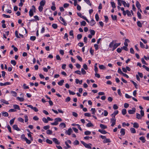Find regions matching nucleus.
<instances>
[{
    "mask_svg": "<svg viewBox=\"0 0 149 149\" xmlns=\"http://www.w3.org/2000/svg\"><path fill=\"white\" fill-rule=\"evenodd\" d=\"M141 115L138 113H136V118L138 119H141L144 115V112L143 110L140 111Z\"/></svg>",
    "mask_w": 149,
    "mask_h": 149,
    "instance_id": "obj_1",
    "label": "nucleus"
},
{
    "mask_svg": "<svg viewBox=\"0 0 149 149\" xmlns=\"http://www.w3.org/2000/svg\"><path fill=\"white\" fill-rule=\"evenodd\" d=\"M36 8L34 6H32V9L29 11V15L30 17H32L33 15V12H36Z\"/></svg>",
    "mask_w": 149,
    "mask_h": 149,
    "instance_id": "obj_2",
    "label": "nucleus"
},
{
    "mask_svg": "<svg viewBox=\"0 0 149 149\" xmlns=\"http://www.w3.org/2000/svg\"><path fill=\"white\" fill-rule=\"evenodd\" d=\"M116 118H111L110 119V123H111V126L113 127L116 124Z\"/></svg>",
    "mask_w": 149,
    "mask_h": 149,
    "instance_id": "obj_3",
    "label": "nucleus"
},
{
    "mask_svg": "<svg viewBox=\"0 0 149 149\" xmlns=\"http://www.w3.org/2000/svg\"><path fill=\"white\" fill-rule=\"evenodd\" d=\"M136 108L134 107L133 108L132 110H129L128 111V113L130 114H134L136 112Z\"/></svg>",
    "mask_w": 149,
    "mask_h": 149,
    "instance_id": "obj_4",
    "label": "nucleus"
},
{
    "mask_svg": "<svg viewBox=\"0 0 149 149\" xmlns=\"http://www.w3.org/2000/svg\"><path fill=\"white\" fill-rule=\"evenodd\" d=\"M81 142L86 148L90 149L91 148V147L89 145L83 141H81Z\"/></svg>",
    "mask_w": 149,
    "mask_h": 149,
    "instance_id": "obj_5",
    "label": "nucleus"
},
{
    "mask_svg": "<svg viewBox=\"0 0 149 149\" xmlns=\"http://www.w3.org/2000/svg\"><path fill=\"white\" fill-rule=\"evenodd\" d=\"M54 121L56 123H57V125H58V122H61L62 121V119L61 118H55L54 119Z\"/></svg>",
    "mask_w": 149,
    "mask_h": 149,
    "instance_id": "obj_6",
    "label": "nucleus"
},
{
    "mask_svg": "<svg viewBox=\"0 0 149 149\" xmlns=\"http://www.w3.org/2000/svg\"><path fill=\"white\" fill-rule=\"evenodd\" d=\"M122 3L123 5L125 7H129L130 6V4L129 3H127L125 1H122Z\"/></svg>",
    "mask_w": 149,
    "mask_h": 149,
    "instance_id": "obj_7",
    "label": "nucleus"
},
{
    "mask_svg": "<svg viewBox=\"0 0 149 149\" xmlns=\"http://www.w3.org/2000/svg\"><path fill=\"white\" fill-rule=\"evenodd\" d=\"M89 23L90 25L93 26L95 24L96 22L93 19H92L90 22H89Z\"/></svg>",
    "mask_w": 149,
    "mask_h": 149,
    "instance_id": "obj_8",
    "label": "nucleus"
},
{
    "mask_svg": "<svg viewBox=\"0 0 149 149\" xmlns=\"http://www.w3.org/2000/svg\"><path fill=\"white\" fill-rule=\"evenodd\" d=\"M13 127L14 130L17 131H20V130L18 127L17 125H14Z\"/></svg>",
    "mask_w": 149,
    "mask_h": 149,
    "instance_id": "obj_9",
    "label": "nucleus"
},
{
    "mask_svg": "<svg viewBox=\"0 0 149 149\" xmlns=\"http://www.w3.org/2000/svg\"><path fill=\"white\" fill-rule=\"evenodd\" d=\"M53 141L55 143V144L58 145L60 144V142L58 141L57 139L56 138H53L52 139Z\"/></svg>",
    "mask_w": 149,
    "mask_h": 149,
    "instance_id": "obj_10",
    "label": "nucleus"
},
{
    "mask_svg": "<svg viewBox=\"0 0 149 149\" xmlns=\"http://www.w3.org/2000/svg\"><path fill=\"white\" fill-rule=\"evenodd\" d=\"M10 84L11 83L10 82H6L4 83L1 82L0 83V86H6V85H10Z\"/></svg>",
    "mask_w": 149,
    "mask_h": 149,
    "instance_id": "obj_11",
    "label": "nucleus"
},
{
    "mask_svg": "<svg viewBox=\"0 0 149 149\" xmlns=\"http://www.w3.org/2000/svg\"><path fill=\"white\" fill-rule=\"evenodd\" d=\"M125 130L123 128H122L120 129V132L122 135L123 136L125 135Z\"/></svg>",
    "mask_w": 149,
    "mask_h": 149,
    "instance_id": "obj_12",
    "label": "nucleus"
},
{
    "mask_svg": "<svg viewBox=\"0 0 149 149\" xmlns=\"http://www.w3.org/2000/svg\"><path fill=\"white\" fill-rule=\"evenodd\" d=\"M60 19L61 21L63 22V24L64 25L66 26L67 25V23L66 22L64 19L61 16L60 17Z\"/></svg>",
    "mask_w": 149,
    "mask_h": 149,
    "instance_id": "obj_13",
    "label": "nucleus"
},
{
    "mask_svg": "<svg viewBox=\"0 0 149 149\" xmlns=\"http://www.w3.org/2000/svg\"><path fill=\"white\" fill-rule=\"evenodd\" d=\"M103 142L104 143H110L111 141L110 139L106 138Z\"/></svg>",
    "mask_w": 149,
    "mask_h": 149,
    "instance_id": "obj_14",
    "label": "nucleus"
},
{
    "mask_svg": "<svg viewBox=\"0 0 149 149\" xmlns=\"http://www.w3.org/2000/svg\"><path fill=\"white\" fill-rule=\"evenodd\" d=\"M59 127L62 129H63L66 127V125L63 123H61L59 125Z\"/></svg>",
    "mask_w": 149,
    "mask_h": 149,
    "instance_id": "obj_15",
    "label": "nucleus"
},
{
    "mask_svg": "<svg viewBox=\"0 0 149 149\" xmlns=\"http://www.w3.org/2000/svg\"><path fill=\"white\" fill-rule=\"evenodd\" d=\"M13 107L15 109H18V110H20V108L19 105L17 104H14L13 105Z\"/></svg>",
    "mask_w": 149,
    "mask_h": 149,
    "instance_id": "obj_16",
    "label": "nucleus"
},
{
    "mask_svg": "<svg viewBox=\"0 0 149 149\" xmlns=\"http://www.w3.org/2000/svg\"><path fill=\"white\" fill-rule=\"evenodd\" d=\"M72 132V130L71 128L69 129L67 131H66L67 134L68 135H70Z\"/></svg>",
    "mask_w": 149,
    "mask_h": 149,
    "instance_id": "obj_17",
    "label": "nucleus"
},
{
    "mask_svg": "<svg viewBox=\"0 0 149 149\" xmlns=\"http://www.w3.org/2000/svg\"><path fill=\"white\" fill-rule=\"evenodd\" d=\"M45 3V0L41 1L40 3V6H44Z\"/></svg>",
    "mask_w": 149,
    "mask_h": 149,
    "instance_id": "obj_18",
    "label": "nucleus"
},
{
    "mask_svg": "<svg viewBox=\"0 0 149 149\" xmlns=\"http://www.w3.org/2000/svg\"><path fill=\"white\" fill-rule=\"evenodd\" d=\"M100 127L102 130L106 129L107 128V126L102 124H100Z\"/></svg>",
    "mask_w": 149,
    "mask_h": 149,
    "instance_id": "obj_19",
    "label": "nucleus"
},
{
    "mask_svg": "<svg viewBox=\"0 0 149 149\" xmlns=\"http://www.w3.org/2000/svg\"><path fill=\"white\" fill-rule=\"evenodd\" d=\"M136 7L138 8V9H140L141 6L139 3V2L138 1H136Z\"/></svg>",
    "mask_w": 149,
    "mask_h": 149,
    "instance_id": "obj_20",
    "label": "nucleus"
},
{
    "mask_svg": "<svg viewBox=\"0 0 149 149\" xmlns=\"http://www.w3.org/2000/svg\"><path fill=\"white\" fill-rule=\"evenodd\" d=\"M98 131L103 134H106L107 132L104 130H102L100 129L98 130Z\"/></svg>",
    "mask_w": 149,
    "mask_h": 149,
    "instance_id": "obj_21",
    "label": "nucleus"
},
{
    "mask_svg": "<svg viewBox=\"0 0 149 149\" xmlns=\"http://www.w3.org/2000/svg\"><path fill=\"white\" fill-rule=\"evenodd\" d=\"M64 83V80L63 79H62L60 80L59 82H58V85L60 86H61L63 85Z\"/></svg>",
    "mask_w": 149,
    "mask_h": 149,
    "instance_id": "obj_22",
    "label": "nucleus"
},
{
    "mask_svg": "<svg viewBox=\"0 0 149 149\" xmlns=\"http://www.w3.org/2000/svg\"><path fill=\"white\" fill-rule=\"evenodd\" d=\"M139 139L143 143H145L146 140H145V138L143 136H141L139 138Z\"/></svg>",
    "mask_w": 149,
    "mask_h": 149,
    "instance_id": "obj_23",
    "label": "nucleus"
},
{
    "mask_svg": "<svg viewBox=\"0 0 149 149\" xmlns=\"http://www.w3.org/2000/svg\"><path fill=\"white\" fill-rule=\"evenodd\" d=\"M114 42V40H113L109 44V47L110 48H113Z\"/></svg>",
    "mask_w": 149,
    "mask_h": 149,
    "instance_id": "obj_24",
    "label": "nucleus"
},
{
    "mask_svg": "<svg viewBox=\"0 0 149 149\" xmlns=\"http://www.w3.org/2000/svg\"><path fill=\"white\" fill-rule=\"evenodd\" d=\"M1 102H2L3 103L5 104H9L8 101H6V100L3 99H1Z\"/></svg>",
    "mask_w": 149,
    "mask_h": 149,
    "instance_id": "obj_25",
    "label": "nucleus"
},
{
    "mask_svg": "<svg viewBox=\"0 0 149 149\" xmlns=\"http://www.w3.org/2000/svg\"><path fill=\"white\" fill-rule=\"evenodd\" d=\"M10 93L12 94V95L14 97H16L17 96V93L16 92L13 91H11Z\"/></svg>",
    "mask_w": 149,
    "mask_h": 149,
    "instance_id": "obj_26",
    "label": "nucleus"
},
{
    "mask_svg": "<svg viewBox=\"0 0 149 149\" xmlns=\"http://www.w3.org/2000/svg\"><path fill=\"white\" fill-rule=\"evenodd\" d=\"M133 127L135 128H138L139 127V125L137 123H134L133 124Z\"/></svg>",
    "mask_w": 149,
    "mask_h": 149,
    "instance_id": "obj_27",
    "label": "nucleus"
},
{
    "mask_svg": "<svg viewBox=\"0 0 149 149\" xmlns=\"http://www.w3.org/2000/svg\"><path fill=\"white\" fill-rule=\"evenodd\" d=\"M2 115L5 117H7L8 116V113L6 112H2Z\"/></svg>",
    "mask_w": 149,
    "mask_h": 149,
    "instance_id": "obj_28",
    "label": "nucleus"
},
{
    "mask_svg": "<svg viewBox=\"0 0 149 149\" xmlns=\"http://www.w3.org/2000/svg\"><path fill=\"white\" fill-rule=\"evenodd\" d=\"M131 132L132 133H135L136 132V130L134 128L132 127L130 129Z\"/></svg>",
    "mask_w": 149,
    "mask_h": 149,
    "instance_id": "obj_29",
    "label": "nucleus"
},
{
    "mask_svg": "<svg viewBox=\"0 0 149 149\" xmlns=\"http://www.w3.org/2000/svg\"><path fill=\"white\" fill-rule=\"evenodd\" d=\"M131 81L132 82V83L134 84L135 87V88L136 89H137L138 88V86L136 83L132 80H131Z\"/></svg>",
    "mask_w": 149,
    "mask_h": 149,
    "instance_id": "obj_30",
    "label": "nucleus"
},
{
    "mask_svg": "<svg viewBox=\"0 0 149 149\" xmlns=\"http://www.w3.org/2000/svg\"><path fill=\"white\" fill-rule=\"evenodd\" d=\"M111 3L113 8L114 9L116 8L115 3L114 2H111Z\"/></svg>",
    "mask_w": 149,
    "mask_h": 149,
    "instance_id": "obj_31",
    "label": "nucleus"
},
{
    "mask_svg": "<svg viewBox=\"0 0 149 149\" xmlns=\"http://www.w3.org/2000/svg\"><path fill=\"white\" fill-rule=\"evenodd\" d=\"M93 125L91 122L89 123L86 125V126L88 127H93Z\"/></svg>",
    "mask_w": 149,
    "mask_h": 149,
    "instance_id": "obj_32",
    "label": "nucleus"
},
{
    "mask_svg": "<svg viewBox=\"0 0 149 149\" xmlns=\"http://www.w3.org/2000/svg\"><path fill=\"white\" fill-rule=\"evenodd\" d=\"M17 98L18 100L20 102H23L24 101V99L23 97H17Z\"/></svg>",
    "mask_w": 149,
    "mask_h": 149,
    "instance_id": "obj_33",
    "label": "nucleus"
},
{
    "mask_svg": "<svg viewBox=\"0 0 149 149\" xmlns=\"http://www.w3.org/2000/svg\"><path fill=\"white\" fill-rule=\"evenodd\" d=\"M99 68L101 69L104 70L106 68L103 65H100L99 66Z\"/></svg>",
    "mask_w": 149,
    "mask_h": 149,
    "instance_id": "obj_34",
    "label": "nucleus"
},
{
    "mask_svg": "<svg viewBox=\"0 0 149 149\" xmlns=\"http://www.w3.org/2000/svg\"><path fill=\"white\" fill-rule=\"evenodd\" d=\"M91 133V132L89 131H86L84 132V134L86 135H89Z\"/></svg>",
    "mask_w": 149,
    "mask_h": 149,
    "instance_id": "obj_35",
    "label": "nucleus"
},
{
    "mask_svg": "<svg viewBox=\"0 0 149 149\" xmlns=\"http://www.w3.org/2000/svg\"><path fill=\"white\" fill-rule=\"evenodd\" d=\"M84 1L88 5H89L91 6V3L89 0H84Z\"/></svg>",
    "mask_w": 149,
    "mask_h": 149,
    "instance_id": "obj_36",
    "label": "nucleus"
},
{
    "mask_svg": "<svg viewBox=\"0 0 149 149\" xmlns=\"http://www.w3.org/2000/svg\"><path fill=\"white\" fill-rule=\"evenodd\" d=\"M127 113L126 110L125 109H122V113L123 115H125Z\"/></svg>",
    "mask_w": 149,
    "mask_h": 149,
    "instance_id": "obj_37",
    "label": "nucleus"
},
{
    "mask_svg": "<svg viewBox=\"0 0 149 149\" xmlns=\"http://www.w3.org/2000/svg\"><path fill=\"white\" fill-rule=\"evenodd\" d=\"M137 24L138 26L140 27H142V24L140 21H138L137 22Z\"/></svg>",
    "mask_w": 149,
    "mask_h": 149,
    "instance_id": "obj_38",
    "label": "nucleus"
},
{
    "mask_svg": "<svg viewBox=\"0 0 149 149\" xmlns=\"http://www.w3.org/2000/svg\"><path fill=\"white\" fill-rule=\"evenodd\" d=\"M137 15L139 19H141V14L139 11L137 12Z\"/></svg>",
    "mask_w": 149,
    "mask_h": 149,
    "instance_id": "obj_39",
    "label": "nucleus"
},
{
    "mask_svg": "<svg viewBox=\"0 0 149 149\" xmlns=\"http://www.w3.org/2000/svg\"><path fill=\"white\" fill-rule=\"evenodd\" d=\"M42 121L45 123H47L48 122V121L47 119H46L45 118H43L42 119Z\"/></svg>",
    "mask_w": 149,
    "mask_h": 149,
    "instance_id": "obj_40",
    "label": "nucleus"
},
{
    "mask_svg": "<svg viewBox=\"0 0 149 149\" xmlns=\"http://www.w3.org/2000/svg\"><path fill=\"white\" fill-rule=\"evenodd\" d=\"M126 14L129 17L131 16V14L129 10H127L126 11Z\"/></svg>",
    "mask_w": 149,
    "mask_h": 149,
    "instance_id": "obj_41",
    "label": "nucleus"
},
{
    "mask_svg": "<svg viewBox=\"0 0 149 149\" xmlns=\"http://www.w3.org/2000/svg\"><path fill=\"white\" fill-rule=\"evenodd\" d=\"M15 119V118H14L10 120V125H12L14 123Z\"/></svg>",
    "mask_w": 149,
    "mask_h": 149,
    "instance_id": "obj_42",
    "label": "nucleus"
},
{
    "mask_svg": "<svg viewBox=\"0 0 149 149\" xmlns=\"http://www.w3.org/2000/svg\"><path fill=\"white\" fill-rule=\"evenodd\" d=\"M82 37V35L81 34H79L77 36V38L78 40L80 39Z\"/></svg>",
    "mask_w": 149,
    "mask_h": 149,
    "instance_id": "obj_43",
    "label": "nucleus"
},
{
    "mask_svg": "<svg viewBox=\"0 0 149 149\" xmlns=\"http://www.w3.org/2000/svg\"><path fill=\"white\" fill-rule=\"evenodd\" d=\"M86 71L84 70V69L83 68L81 69V73L83 74H86Z\"/></svg>",
    "mask_w": 149,
    "mask_h": 149,
    "instance_id": "obj_44",
    "label": "nucleus"
},
{
    "mask_svg": "<svg viewBox=\"0 0 149 149\" xmlns=\"http://www.w3.org/2000/svg\"><path fill=\"white\" fill-rule=\"evenodd\" d=\"M46 142L47 143L49 144H52V141L48 139H46Z\"/></svg>",
    "mask_w": 149,
    "mask_h": 149,
    "instance_id": "obj_45",
    "label": "nucleus"
},
{
    "mask_svg": "<svg viewBox=\"0 0 149 149\" xmlns=\"http://www.w3.org/2000/svg\"><path fill=\"white\" fill-rule=\"evenodd\" d=\"M53 28L54 29H56L58 27L57 25L56 24H53L52 25Z\"/></svg>",
    "mask_w": 149,
    "mask_h": 149,
    "instance_id": "obj_46",
    "label": "nucleus"
},
{
    "mask_svg": "<svg viewBox=\"0 0 149 149\" xmlns=\"http://www.w3.org/2000/svg\"><path fill=\"white\" fill-rule=\"evenodd\" d=\"M76 57L79 61L81 62L82 61V58L79 56L77 55L76 56Z\"/></svg>",
    "mask_w": 149,
    "mask_h": 149,
    "instance_id": "obj_47",
    "label": "nucleus"
},
{
    "mask_svg": "<svg viewBox=\"0 0 149 149\" xmlns=\"http://www.w3.org/2000/svg\"><path fill=\"white\" fill-rule=\"evenodd\" d=\"M18 120L20 122H22L23 123L24 122V120L23 119L21 118H19L18 119Z\"/></svg>",
    "mask_w": 149,
    "mask_h": 149,
    "instance_id": "obj_48",
    "label": "nucleus"
},
{
    "mask_svg": "<svg viewBox=\"0 0 149 149\" xmlns=\"http://www.w3.org/2000/svg\"><path fill=\"white\" fill-rule=\"evenodd\" d=\"M95 18L96 21H98L99 19V17L97 13H96L95 15Z\"/></svg>",
    "mask_w": 149,
    "mask_h": 149,
    "instance_id": "obj_49",
    "label": "nucleus"
},
{
    "mask_svg": "<svg viewBox=\"0 0 149 149\" xmlns=\"http://www.w3.org/2000/svg\"><path fill=\"white\" fill-rule=\"evenodd\" d=\"M43 9V6H40L38 7V10L40 12L42 11Z\"/></svg>",
    "mask_w": 149,
    "mask_h": 149,
    "instance_id": "obj_50",
    "label": "nucleus"
},
{
    "mask_svg": "<svg viewBox=\"0 0 149 149\" xmlns=\"http://www.w3.org/2000/svg\"><path fill=\"white\" fill-rule=\"evenodd\" d=\"M118 47L117 45H116V43L114 44L113 46V47L112 49V51H114L116 48Z\"/></svg>",
    "mask_w": 149,
    "mask_h": 149,
    "instance_id": "obj_51",
    "label": "nucleus"
},
{
    "mask_svg": "<svg viewBox=\"0 0 149 149\" xmlns=\"http://www.w3.org/2000/svg\"><path fill=\"white\" fill-rule=\"evenodd\" d=\"M36 39V37L35 36H31L30 38V40L32 41H34Z\"/></svg>",
    "mask_w": 149,
    "mask_h": 149,
    "instance_id": "obj_52",
    "label": "nucleus"
},
{
    "mask_svg": "<svg viewBox=\"0 0 149 149\" xmlns=\"http://www.w3.org/2000/svg\"><path fill=\"white\" fill-rule=\"evenodd\" d=\"M11 64H13V65L15 66L16 64V62L14 60H12L11 61Z\"/></svg>",
    "mask_w": 149,
    "mask_h": 149,
    "instance_id": "obj_53",
    "label": "nucleus"
},
{
    "mask_svg": "<svg viewBox=\"0 0 149 149\" xmlns=\"http://www.w3.org/2000/svg\"><path fill=\"white\" fill-rule=\"evenodd\" d=\"M46 133L48 134H52V130H47Z\"/></svg>",
    "mask_w": 149,
    "mask_h": 149,
    "instance_id": "obj_54",
    "label": "nucleus"
},
{
    "mask_svg": "<svg viewBox=\"0 0 149 149\" xmlns=\"http://www.w3.org/2000/svg\"><path fill=\"white\" fill-rule=\"evenodd\" d=\"M25 118V122H27L28 121V117L27 115H25L24 116Z\"/></svg>",
    "mask_w": 149,
    "mask_h": 149,
    "instance_id": "obj_55",
    "label": "nucleus"
},
{
    "mask_svg": "<svg viewBox=\"0 0 149 149\" xmlns=\"http://www.w3.org/2000/svg\"><path fill=\"white\" fill-rule=\"evenodd\" d=\"M142 98L144 100L149 101V96H147V97L143 96L142 97Z\"/></svg>",
    "mask_w": 149,
    "mask_h": 149,
    "instance_id": "obj_56",
    "label": "nucleus"
},
{
    "mask_svg": "<svg viewBox=\"0 0 149 149\" xmlns=\"http://www.w3.org/2000/svg\"><path fill=\"white\" fill-rule=\"evenodd\" d=\"M25 140L28 144H29L31 143V141L30 140H28L27 138H25Z\"/></svg>",
    "mask_w": 149,
    "mask_h": 149,
    "instance_id": "obj_57",
    "label": "nucleus"
},
{
    "mask_svg": "<svg viewBox=\"0 0 149 149\" xmlns=\"http://www.w3.org/2000/svg\"><path fill=\"white\" fill-rule=\"evenodd\" d=\"M81 26H84L86 25V23L85 21H83L82 22H81Z\"/></svg>",
    "mask_w": 149,
    "mask_h": 149,
    "instance_id": "obj_58",
    "label": "nucleus"
},
{
    "mask_svg": "<svg viewBox=\"0 0 149 149\" xmlns=\"http://www.w3.org/2000/svg\"><path fill=\"white\" fill-rule=\"evenodd\" d=\"M125 97L128 99H130L132 97V96L128 95L127 94H125Z\"/></svg>",
    "mask_w": 149,
    "mask_h": 149,
    "instance_id": "obj_59",
    "label": "nucleus"
},
{
    "mask_svg": "<svg viewBox=\"0 0 149 149\" xmlns=\"http://www.w3.org/2000/svg\"><path fill=\"white\" fill-rule=\"evenodd\" d=\"M94 47L95 48V50H97L98 49V45L97 44H94Z\"/></svg>",
    "mask_w": 149,
    "mask_h": 149,
    "instance_id": "obj_60",
    "label": "nucleus"
},
{
    "mask_svg": "<svg viewBox=\"0 0 149 149\" xmlns=\"http://www.w3.org/2000/svg\"><path fill=\"white\" fill-rule=\"evenodd\" d=\"M90 33L91 35H94L95 34V31L93 30H90Z\"/></svg>",
    "mask_w": 149,
    "mask_h": 149,
    "instance_id": "obj_61",
    "label": "nucleus"
},
{
    "mask_svg": "<svg viewBox=\"0 0 149 149\" xmlns=\"http://www.w3.org/2000/svg\"><path fill=\"white\" fill-rule=\"evenodd\" d=\"M50 128V126L49 125H47L43 127V129L45 130H47Z\"/></svg>",
    "mask_w": 149,
    "mask_h": 149,
    "instance_id": "obj_62",
    "label": "nucleus"
},
{
    "mask_svg": "<svg viewBox=\"0 0 149 149\" xmlns=\"http://www.w3.org/2000/svg\"><path fill=\"white\" fill-rule=\"evenodd\" d=\"M5 18H9L10 17V16L9 15H7L5 14H3L2 15Z\"/></svg>",
    "mask_w": 149,
    "mask_h": 149,
    "instance_id": "obj_63",
    "label": "nucleus"
},
{
    "mask_svg": "<svg viewBox=\"0 0 149 149\" xmlns=\"http://www.w3.org/2000/svg\"><path fill=\"white\" fill-rule=\"evenodd\" d=\"M91 111L92 112V114H95V113L96 112L95 109L92 108L91 109Z\"/></svg>",
    "mask_w": 149,
    "mask_h": 149,
    "instance_id": "obj_64",
    "label": "nucleus"
}]
</instances>
